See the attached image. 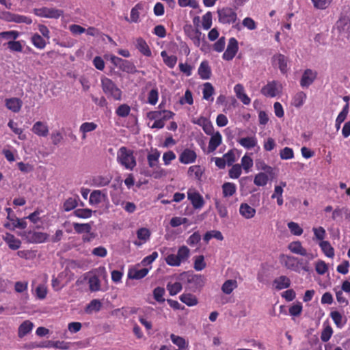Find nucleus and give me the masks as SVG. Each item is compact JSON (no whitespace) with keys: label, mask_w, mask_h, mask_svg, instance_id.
<instances>
[{"label":"nucleus","mask_w":350,"mask_h":350,"mask_svg":"<svg viewBox=\"0 0 350 350\" xmlns=\"http://www.w3.org/2000/svg\"><path fill=\"white\" fill-rule=\"evenodd\" d=\"M174 113L168 110L153 111L147 113L148 125L151 129H160L164 127L165 121L173 118Z\"/></svg>","instance_id":"f257e3e1"},{"label":"nucleus","mask_w":350,"mask_h":350,"mask_svg":"<svg viewBox=\"0 0 350 350\" xmlns=\"http://www.w3.org/2000/svg\"><path fill=\"white\" fill-rule=\"evenodd\" d=\"M117 161L124 169L130 171L137 165L133 151L124 146L119 148L117 152Z\"/></svg>","instance_id":"f03ea898"},{"label":"nucleus","mask_w":350,"mask_h":350,"mask_svg":"<svg viewBox=\"0 0 350 350\" xmlns=\"http://www.w3.org/2000/svg\"><path fill=\"white\" fill-rule=\"evenodd\" d=\"M282 261L284 266L288 270L301 273L304 272H310L311 269L307 262H304L293 256L283 255Z\"/></svg>","instance_id":"7ed1b4c3"},{"label":"nucleus","mask_w":350,"mask_h":350,"mask_svg":"<svg viewBox=\"0 0 350 350\" xmlns=\"http://www.w3.org/2000/svg\"><path fill=\"white\" fill-rule=\"evenodd\" d=\"M107 276L105 267H99L88 273V279L90 290L96 292L100 289V281L99 278H106Z\"/></svg>","instance_id":"20e7f679"},{"label":"nucleus","mask_w":350,"mask_h":350,"mask_svg":"<svg viewBox=\"0 0 350 350\" xmlns=\"http://www.w3.org/2000/svg\"><path fill=\"white\" fill-rule=\"evenodd\" d=\"M101 85L103 92L108 96L116 100L122 98V91L109 78L103 77L101 79Z\"/></svg>","instance_id":"39448f33"},{"label":"nucleus","mask_w":350,"mask_h":350,"mask_svg":"<svg viewBox=\"0 0 350 350\" xmlns=\"http://www.w3.org/2000/svg\"><path fill=\"white\" fill-rule=\"evenodd\" d=\"M219 22L222 24H232L237 20V12L231 8H223L217 10Z\"/></svg>","instance_id":"423d86ee"},{"label":"nucleus","mask_w":350,"mask_h":350,"mask_svg":"<svg viewBox=\"0 0 350 350\" xmlns=\"http://www.w3.org/2000/svg\"><path fill=\"white\" fill-rule=\"evenodd\" d=\"M282 90L283 85L280 82L272 81L268 82L267 85L262 88L261 93L267 97L273 98L280 95Z\"/></svg>","instance_id":"0eeeda50"},{"label":"nucleus","mask_w":350,"mask_h":350,"mask_svg":"<svg viewBox=\"0 0 350 350\" xmlns=\"http://www.w3.org/2000/svg\"><path fill=\"white\" fill-rule=\"evenodd\" d=\"M33 13L39 17L57 19L63 15L64 12L55 8L42 7L33 9Z\"/></svg>","instance_id":"6e6552de"},{"label":"nucleus","mask_w":350,"mask_h":350,"mask_svg":"<svg viewBox=\"0 0 350 350\" xmlns=\"http://www.w3.org/2000/svg\"><path fill=\"white\" fill-rule=\"evenodd\" d=\"M239 50L238 41L234 38H230L228 40L227 48L223 53L222 58L226 61L232 60Z\"/></svg>","instance_id":"1a4fd4ad"},{"label":"nucleus","mask_w":350,"mask_h":350,"mask_svg":"<svg viewBox=\"0 0 350 350\" xmlns=\"http://www.w3.org/2000/svg\"><path fill=\"white\" fill-rule=\"evenodd\" d=\"M141 266V264L138 263L130 267L128 271V277L133 280H140L146 277L151 269V267L150 268L140 269Z\"/></svg>","instance_id":"9d476101"},{"label":"nucleus","mask_w":350,"mask_h":350,"mask_svg":"<svg viewBox=\"0 0 350 350\" xmlns=\"http://www.w3.org/2000/svg\"><path fill=\"white\" fill-rule=\"evenodd\" d=\"M187 198L196 209L201 208L204 204L203 197L195 189L190 188L187 191Z\"/></svg>","instance_id":"9b49d317"},{"label":"nucleus","mask_w":350,"mask_h":350,"mask_svg":"<svg viewBox=\"0 0 350 350\" xmlns=\"http://www.w3.org/2000/svg\"><path fill=\"white\" fill-rule=\"evenodd\" d=\"M146 3L144 2L137 3L131 10L130 17H125V20L129 23H137L140 21V13L144 11Z\"/></svg>","instance_id":"f8f14e48"},{"label":"nucleus","mask_w":350,"mask_h":350,"mask_svg":"<svg viewBox=\"0 0 350 350\" xmlns=\"http://www.w3.org/2000/svg\"><path fill=\"white\" fill-rule=\"evenodd\" d=\"M288 249L293 254L308 256L310 259H313L315 257L312 254H308L306 248L302 246L301 243L299 241L290 243Z\"/></svg>","instance_id":"ddd939ff"},{"label":"nucleus","mask_w":350,"mask_h":350,"mask_svg":"<svg viewBox=\"0 0 350 350\" xmlns=\"http://www.w3.org/2000/svg\"><path fill=\"white\" fill-rule=\"evenodd\" d=\"M137 239L133 242L134 245L140 247L148 242L150 238V230L147 228H140L136 231Z\"/></svg>","instance_id":"4468645a"},{"label":"nucleus","mask_w":350,"mask_h":350,"mask_svg":"<svg viewBox=\"0 0 350 350\" xmlns=\"http://www.w3.org/2000/svg\"><path fill=\"white\" fill-rule=\"evenodd\" d=\"M237 142L242 147L247 150H251L256 148L257 150L260 149V147L258 145V139L255 135L239 138Z\"/></svg>","instance_id":"2eb2a0df"},{"label":"nucleus","mask_w":350,"mask_h":350,"mask_svg":"<svg viewBox=\"0 0 350 350\" xmlns=\"http://www.w3.org/2000/svg\"><path fill=\"white\" fill-rule=\"evenodd\" d=\"M196 158L197 154L193 150L186 148L179 155V161L187 165L194 163Z\"/></svg>","instance_id":"dca6fc26"},{"label":"nucleus","mask_w":350,"mask_h":350,"mask_svg":"<svg viewBox=\"0 0 350 350\" xmlns=\"http://www.w3.org/2000/svg\"><path fill=\"white\" fill-rule=\"evenodd\" d=\"M239 212L244 219H251L256 215V210L249 204L243 202L239 206Z\"/></svg>","instance_id":"f3484780"},{"label":"nucleus","mask_w":350,"mask_h":350,"mask_svg":"<svg viewBox=\"0 0 350 350\" xmlns=\"http://www.w3.org/2000/svg\"><path fill=\"white\" fill-rule=\"evenodd\" d=\"M286 182L280 181L278 185H275L274 187V191L271 195V198L276 199L277 204L279 206H282L284 204L283 192L284 188L286 187Z\"/></svg>","instance_id":"a211bd4d"},{"label":"nucleus","mask_w":350,"mask_h":350,"mask_svg":"<svg viewBox=\"0 0 350 350\" xmlns=\"http://www.w3.org/2000/svg\"><path fill=\"white\" fill-rule=\"evenodd\" d=\"M208 142V152H214L222 143V135L219 131L212 133Z\"/></svg>","instance_id":"6ab92c4d"},{"label":"nucleus","mask_w":350,"mask_h":350,"mask_svg":"<svg viewBox=\"0 0 350 350\" xmlns=\"http://www.w3.org/2000/svg\"><path fill=\"white\" fill-rule=\"evenodd\" d=\"M107 193L105 191L94 190L89 198V203L91 205H98L107 199Z\"/></svg>","instance_id":"aec40b11"},{"label":"nucleus","mask_w":350,"mask_h":350,"mask_svg":"<svg viewBox=\"0 0 350 350\" xmlns=\"http://www.w3.org/2000/svg\"><path fill=\"white\" fill-rule=\"evenodd\" d=\"M234 92L236 96L240 100L244 105H248L251 103V99L246 94L244 87L243 85L238 83L234 87Z\"/></svg>","instance_id":"412c9836"},{"label":"nucleus","mask_w":350,"mask_h":350,"mask_svg":"<svg viewBox=\"0 0 350 350\" xmlns=\"http://www.w3.org/2000/svg\"><path fill=\"white\" fill-rule=\"evenodd\" d=\"M31 131L34 134L40 137H46L49 132L47 124L41 121L35 122Z\"/></svg>","instance_id":"4be33fe9"},{"label":"nucleus","mask_w":350,"mask_h":350,"mask_svg":"<svg viewBox=\"0 0 350 350\" xmlns=\"http://www.w3.org/2000/svg\"><path fill=\"white\" fill-rule=\"evenodd\" d=\"M329 316L333 320L336 327L338 329L343 328L347 323L346 317L338 310L331 311Z\"/></svg>","instance_id":"5701e85b"},{"label":"nucleus","mask_w":350,"mask_h":350,"mask_svg":"<svg viewBox=\"0 0 350 350\" xmlns=\"http://www.w3.org/2000/svg\"><path fill=\"white\" fill-rule=\"evenodd\" d=\"M111 181V178L108 176L97 175L93 176L90 180V185L96 187L107 186Z\"/></svg>","instance_id":"b1692460"},{"label":"nucleus","mask_w":350,"mask_h":350,"mask_svg":"<svg viewBox=\"0 0 350 350\" xmlns=\"http://www.w3.org/2000/svg\"><path fill=\"white\" fill-rule=\"evenodd\" d=\"M336 28L344 36H348L350 33V20L348 18H342L339 19Z\"/></svg>","instance_id":"393cba45"},{"label":"nucleus","mask_w":350,"mask_h":350,"mask_svg":"<svg viewBox=\"0 0 350 350\" xmlns=\"http://www.w3.org/2000/svg\"><path fill=\"white\" fill-rule=\"evenodd\" d=\"M187 282L193 289L201 288L205 284V278L201 275H189Z\"/></svg>","instance_id":"a878e982"},{"label":"nucleus","mask_w":350,"mask_h":350,"mask_svg":"<svg viewBox=\"0 0 350 350\" xmlns=\"http://www.w3.org/2000/svg\"><path fill=\"white\" fill-rule=\"evenodd\" d=\"M317 77V72L310 69H307L304 72L300 81L301 87H308L314 81Z\"/></svg>","instance_id":"bb28decb"},{"label":"nucleus","mask_w":350,"mask_h":350,"mask_svg":"<svg viewBox=\"0 0 350 350\" xmlns=\"http://www.w3.org/2000/svg\"><path fill=\"white\" fill-rule=\"evenodd\" d=\"M273 64L278 66L282 73L286 72L288 70V59L284 55L282 54L274 55L273 57Z\"/></svg>","instance_id":"cd10ccee"},{"label":"nucleus","mask_w":350,"mask_h":350,"mask_svg":"<svg viewBox=\"0 0 350 350\" xmlns=\"http://www.w3.org/2000/svg\"><path fill=\"white\" fill-rule=\"evenodd\" d=\"M291 285L290 279L285 275L277 277L273 282V286L276 290H282L287 288Z\"/></svg>","instance_id":"c85d7f7f"},{"label":"nucleus","mask_w":350,"mask_h":350,"mask_svg":"<svg viewBox=\"0 0 350 350\" xmlns=\"http://www.w3.org/2000/svg\"><path fill=\"white\" fill-rule=\"evenodd\" d=\"M136 48L146 57H150L152 52L145 40L142 38H137L135 41Z\"/></svg>","instance_id":"c756f323"},{"label":"nucleus","mask_w":350,"mask_h":350,"mask_svg":"<svg viewBox=\"0 0 350 350\" xmlns=\"http://www.w3.org/2000/svg\"><path fill=\"white\" fill-rule=\"evenodd\" d=\"M3 239L11 250H16L21 247V241L10 233H5L3 236Z\"/></svg>","instance_id":"7c9ffc66"},{"label":"nucleus","mask_w":350,"mask_h":350,"mask_svg":"<svg viewBox=\"0 0 350 350\" xmlns=\"http://www.w3.org/2000/svg\"><path fill=\"white\" fill-rule=\"evenodd\" d=\"M34 325L29 320L23 321L18 327V336L21 338H23L28 334L31 333Z\"/></svg>","instance_id":"2f4dec72"},{"label":"nucleus","mask_w":350,"mask_h":350,"mask_svg":"<svg viewBox=\"0 0 350 350\" xmlns=\"http://www.w3.org/2000/svg\"><path fill=\"white\" fill-rule=\"evenodd\" d=\"M49 236L47 234L40 232H29L28 241L33 243H41L45 242Z\"/></svg>","instance_id":"473e14b6"},{"label":"nucleus","mask_w":350,"mask_h":350,"mask_svg":"<svg viewBox=\"0 0 350 350\" xmlns=\"http://www.w3.org/2000/svg\"><path fill=\"white\" fill-rule=\"evenodd\" d=\"M238 287V282L235 279L226 280L221 287V291L225 295L231 294Z\"/></svg>","instance_id":"72a5a7b5"},{"label":"nucleus","mask_w":350,"mask_h":350,"mask_svg":"<svg viewBox=\"0 0 350 350\" xmlns=\"http://www.w3.org/2000/svg\"><path fill=\"white\" fill-rule=\"evenodd\" d=\"M240 165L245 174H247L252 171V168L254 165V161L248 153H245L241 159Z\"/></svg>","instance_id":"f704fd0d"},{"label":"nucleus","mask_w":350,"mask_h":350,"mask_svg":"<svg viewBox=\"0 0 350 350\" xmlns=\"http://www.w3.org/2000/svg\"><path fill=\"white\" fill-rule=\"evenodd\" d=\"M198 72L202 79L206 80L211 77V70L207 61L201 62Z\"/></svg>","instance_id":"c9c22d12"},{"label":"nucleus","mask_w":350,"mask_h":350,"mask_svg":"<svg viewBox=\"0 0 350 350\" xmlns=\"http://www.w3.org/2000/svg\"><path fill=\"white\" fill-rule=\"evenodd\" d=\"M221 189L223 197L228 198L232 197L236 193L237 186L233 183L226 182L222 185Z\"/></svg>","instance_id":"e433bc0d"},{"label":"nucleus","mask_w":350,"mask_h":350,"mask_svg":"<svg viewBox=\"0 0 350 350\" xmlns=\"http://www.w3.org/2000/svg\"><path fill=\"white\" fill-rule=\"evenodd\" d=\"M167 248L164 247L160 250L161 254L165 256V260L166 263L172 267H178L181 265L180 260H178L177 255L174 254H165V251L167 250Z\"/></svg>","instance_id":"4c0bfd02"},{"label":"nucleus","mask_w":350,"mask_h":350,"mask_svg":"<svg viewBox=\"0 0 350 350\" xmlns=\"http://www.w3.org/2000/svg\"><path fill=\"white\" fill-rule=\"evenodd\" d=\"M6 107L12 112H18L22 107V101L17 98H11L5 100Z\"/></svg>","instance_id":"58836bf2"},{"label":"nucleus","mask_w":350,"mask_h":350,"mask_svg":"<svg viewBox=\"0 0 350 350\" xmlns=\"http://www.w3.org/2000/svg\"><path fill=\"white\" fill-rule=\"evenodd\" d=\"M31 41L32 44L38 49H43L46 45V38L37 33L32 34Z\"/></svg>","instance_id":"ea45409f"},{"label":"nucleus","mask_w":350,"mask_h":350,"mask_svg":"<svg viewBox=\"0 0 350 350\" xmlns=\"http://www.w3.org/2000/svg\"><path fill=\"white\" fill-rule=\"evenodd\" d=\"M203 172L204 170L201 166L195 165L189 167L187 174L189 177L199 180L201 179Z\"/></svg>","instance_id":"a19ab883"},{"label":"nucleus","mask_w":350,"mask_h":350,"mask_svg":"<svg viewBox=\"0 0 350 350\" xmlns=\"http://www.w3.org/2000/svg\"><path fill=\"white\" fill-rule=\"evenodd\" d=\"M180 300L188 306H196L198 303L197 297L191 293H184L180 296Z\"/></svg>","instance_id":"79ce46f5"},{"label":"nucleus","mask_w":350,"mask_h":350,"mask_svg":"<svg viewBox=\"0 0 350 350\" xmlns=\"http://www.w3.org/2000/svg\"><path fill=\"white\" fill-rule=\"evenodd\" d=\"M323 330L321 334V339L323 342H327L333 334V329L328 322H324L323 324Z\"/></svg>","instance_id":"37998d69"},{"label":"nucleus","mask_w":350,"mask_h":350,"mask_svg":"<svg viewBox=\"0 0 350 350\" xmlns=\"http://www.w3.org/2000/svg\"><path fill=\"white\" fill-rule=\"evenodd\" d=\"M307 96L304 92L296 93L292 98V105L297 108L301 107L305 103Z\"/></svg>","instance_id":"c03bdc74"},{"label":"nucleus","mask_w":350,"mask_h":350,"mask_svg":"<svg viewBox=\"0 0 350 350\" xmlns=\"http://www.w3.org/2000/svg\"><path fill=\"white\" fill-rule=\"evenodd\" d=\"M319 245L321 247L322 252L328 258H334V250L331 244L327 241H320L319 243Z\"/></svg>","instance_id":"a18cd8bd"},{"label":"nucleus","mask_w":350,"mask_h":350,"mask_svg":"<svg viewBox=\"0 0 350 350\" xmlns=\"http://www.w3.org/2000/svg\"><path fill=\"white\" fill-rule=\"evenodd\" d=\"M70 343L65 341H49L44 347L46 348H55L57 349H68L70 348Z\"/></svg>","instance_id":"49530a36"},{"label":"nucleus","mask_w":350,"mask_h":350,"mask_svg":"<svg viewBox=\"0 0 350 350\" xmlns=\"http://www.w3.org/2000/svg\"><path fill=\"white\" fill-rule=\"evenodd\" d=\"M102 307V304L98 299L92 300L85 307V312L87 314H92L93 312H98Z\"/></svg>","instance_id":"de8ad7c7"},{"label":"nucleus","mask_w":350,"mask_h":350,"mask_svg":"<svg viewBox=\"0 0 350 350\" xmlns=\"http://www.w3.org/2000/svg\"><path fill=\"white\" fill-rule=\"evenodd\" d=\"M163 62L170 68H173L177 62V57L175 55H169L165 51L161 53Z\"/></svg>","instance_id":"09e8293b"},{"label":"nucleus","mask_w":350,"mask_h":350,"mask_svg":"<svg viewBox=\"0 0 350 350\" xmlns=\"http://www.w3.org/2000/svg\"><path fill=\"white\" fill-rule=\"evenodd\" d=\"M269 182V176L267 173L259 172L256 174L254 178V183L256 186L263 187L265 186Z\"/></svg>","instance_id":"8fccbe9b"},{"label":"nucleus","mask_w":350,"mask_h":350,"mask_svg":"<svg viewBox=\"0 0 350 350\" xmlns=\"http://www.w3.org/2000/svg\"><path fill=\"white\" fill-rule=\"evenodd\" d=\"M214 93L213 86L210 83H205L203 85L202 94L203 98L208 101H213V94Z\"/></svg>","instance_id":"3c124183"},{"label":"nucleus","mask_w":350,"mask_h":350,"mask_svg":"<svg viewBox=\"0 0 350 350\" xmlns=\"http://www.w3.org/2000/svg\"><path fill=\"white\" fill-rule=\"evenodd\" d=\"M4 227L11 230H14L15 228H21V229H25L27 227V222L25 221V218L24 219H18V220H15L14 224H10V223H5Z\"/></svg>","instance_id":"603ef678"},{"label":"nucleus","mask_w":350,"mask_h":350,"mask_svg":"<svg viewBox=\"0 0 350 350\" xmlns=\"http://www.w3.org/2000/svg\"><path fill=\"white\" fill-rule=\"evenodd\" d=\"M97 128L96 124L94 122H84L83 123L79 128V131L83 133L82 138L85 139L86 137L85 134L88 132H91L94 131Z\"/></svg>","instance_id":"864d4df0"},{"label":"nucleus","mask_w":350,"mask_h":350,"mask_svg":"<svg viewBox=\"0 0 350 350\" xmlns=\"http://www.w3.org/2000/svg\"><path fill=\"white\" fill-rule=\"evenodd\" d=\"M189 254V249L187 246L183 245L178 248L176 255L180 263H182L188 259Z\"/></svg>","instance_id":"5fc2aeb1"},{"label":"nucleus","mask_w":350,"mask_h":350,"mask_svg":"<svg viewBox=\"0 0 350 350\" xmlns=\"http://www.w3.org/2000/svg\"><path fill=\"white\" fill-rule=\"evenodd\" d=\"M118 68L124 72L133 73L135 72L134 64L129 61L122 59Z\"/></svg>","instance_id":"6e6d98bb"},{"label":"nucleus","mask_w":350,"mask_h":350,"mask_svg":"<svg viewBox=\"0 0 350 350\" xmlns=\"http://www.w3.org/2000/svg\"><path fill=\"white\" fill-rule=\"evenodd\" d=\"M212 238H215L217 240L222 241L224 239V237L221 232L219 230H211L207 232L204 235V241L208 243Z\"/></svg>","instance_id":"4d7b16f0"},{"label":"nucleus","mask_w":350,"mask_h":350,"mask_svg":"<svg viewBox=\"0 0 350 350\" xmlns=\"http://www.w3.org/2000/svg\"><path fill=\"white\" fill-rule=\"evenodd\" d=\"M287 226L291 234L295 236H300L304 232L303 228L296 222L290 221L287 224Z\"/></svg>","instance_id":"13d9d810"},{"label":"nucleus","mask_w":350,"mask_h":350,"mask_svg":"<svg viewBox=\"0 0 350 350\" xmlns=\"http://www.w3.org/2000/svg\"><path fill=\"white\" fill-rule=\"evenodd\" d=\"M243 169L240 164H234L228 171L229 177L232 179H237L242 174Z\"/></svg>","instance_id":"bf43d9fd"},{"label":"nucleus","mask_w":350,"mask_h":350,"mask_svg":"<svg viewBox=\"0 0 350 350\" xmlns=\"http://www.w3.org/2000/svg\"><path fill=\"white\" fill-rule=\"evenodd\" d=\"M256 167L258 170L264 171L267 174H271L273 172L272 167L268 165L262 159H258L255 161Z\"/></svg>","instance_id":"052dcab7"},{"label":"nucleus","mask_w":350,"mask_h":350,"mask_svg":"<svg viewBox=\"0 0 350 350\" xmlns=\"http://www.w3.org/2000/svg\"><path fill=\"white\" fill-rule=\"evenodd\" d=\"M160 157V153L157 150L152 151L148 155V165L150 167H157Z\"/></svg>","instance_id":"680f3d73"},{"label":"nucleus","mask_w":350,"mask_h":350,"mask_svg":"<svg viewBox=\"0 0 350 350\" xmlns=\"http://www.w3.org/2000/svg\"><path fill=\"white\" fill-rule=\"evenodd\" d=\"M280 157L282 160H290L294 158V151L291 148L285 147L280 150Z\"/></svg>","instance_id":"e2e57ef3"},{"label":"nucleus","mask_w":350,"mask_h":350,"mask_svg":"<svg viewBox=\"0 0 350 350\" xmlns=\"http://www.w3.org/2000/svg\"><path fill=\"white\" fill-rule=\"evenodd\" d=\"M206 266V264L204 261V257L202 255L197 256L194 257V269L198 271L203 270Z\"/></svg>","instance_id":"0e129e2a"},{"label":"nucleus","mask_w":350,"mask_h":350,"mask_svg":"<svg viewBox=\"0 0 350 350\" xmlns=\"http://www.w3.org/2000/svg\"><path fill=\"white\" fill-rule=\"evenodd\" d=\"M159 99V91L157 88L152 89L148 94V98L147 102L151 105H155Z\"/></svg>","instance_id":"69168bd1"},{"label":"nucleus","mask_w":350,"mask_h":350,"mask_svg":"<svg viewBox=\"0 0 350 350\" xmlns=\"http://www.w3.org/2000/svg\"><path fill=\"white\" fill-rule=\"evenodd\" d=\"M72 226L77 233H89L91 230V225L89 224L73 223Z\"/></svg>","instance_id":"338daca9"},{"label":"nucleus","mask_w":350,"mask_h":350,"mask_svg":"<svg viewBox=\"0 0 350 350\" xmlns=\"http://www.w3.org/2000/svg\"><path fill=\"white\" fill-rule=\"evenodd\" d=\"M312 231L314 232V237L317 240L320 241H324V239L326 237L325 230L321 227H314L312 228Z\"/></svg>","instance_id":"774afa93"}]
</instances>
